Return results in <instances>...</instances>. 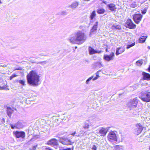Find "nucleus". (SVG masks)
I'll use <instances>...</instances> for the list:
<instances>
[{"label":"nucleus","instance_id":"obj_1","mask_svg":"<svg viewBox=\"0 0 150 150\" xmlns=\"http://www.w3.org/2000/svg\"><path fill=\"white\" fill-rule=\"evenodd\" d=\"M86 38L83 32L78 30L70 36L68 40L72 44H81L86 41Z\"/></svg>","mask_w":150,"mask_h":150},{"label":"nucleus","instance_id":"obj_2","mask_svg":"<svg viewBox=\"0 0 150 150\" xmlns=\"http://www.w3.org/2000/svg\"><path fill=\"white\" fill-rule=\"evenodd\" d=\"M27 80L30 85L37 86L40 83V76L36 71L32 70L27 75Z\"/></svg>","mask_w":150,"mask_h":150},{"label":"nucleus","instance_id":"obj_3","mask_svg":"<svg viewBox=\"0 0 150 150\" xmlns=\"http://www.w3.org/2000/svg\"><path fill=\"white\" fill-rule=\"evenodd\" d=\"M117 132L116 131H111L108 134L107 136L108 140L112 144L117 142Z\"/></svg>","mask_w":150,"mask_h":150},{"label":"nucleus","instance_id":"obj_4","mask_svg":"<svg viewBox=\"0 0 150 150\" xmlns=\"http://www.w3.org/2000/svg\"><path fill=\"white\" fill-rule=\"evenodd\" d=\"M98 21L96 19L93 21L92 22H90V24L91 25H93L90 30V36H91L96 33L97 28L98 27Z\"/></svg>","mask_w":150,"mask_h":150},{"label":"nucleus","instance_id":"obj_5","mask_svg":"<svg viewBox=\"0 0 150 150\" xmlns=\"http://www.w3.org/2000/svg\"><path fill=\"white\" fill-rule=\"evenodd\" d=\"M138 102V100L136 98L131 100L128 104L129 108L130 110H136Z\"/></svg>","mask_w":150,"mask_h":150},{"label":"nucleus","instance_id":"obj_6","mask_svg":"<svg viewBox=\"0 0 150 150\" xmlns=\"http://www.w3.org/2000/svg\"><path fill=\"white\" fill-rule=\"evenodd\" d=\"M15 136L17 138L24 139L25 134V133L23 131H16L13 132Z\"/></svg>","mask_w":150,"mask_h":150},{"label":"nucleus","instance_id":"obj_7","mask_svg":"<svg viewBox=\"0 0 150 150\" xmlns=\"http://www.w3.org/2000/svg\"><path fill=\"white\" fill-rule=\"evenodd\" d=\"M11 127L12 129H19L22 128L24 127L23 122L21 121H18L14 125L11 124Z\"/></svg>","mask_w":150,"mask_h":150},{"label":"nucleus","instance_id":"obj_8","mask_svg":"<svg viewBox=\"0 0 150 150\" xmlns=\"http://www.w3.org/2000/svg\"><path fill=\"white\" fill-rule=\"evenodd\" d=\"M141 98L144 102H147L150 101V92H146L143 94L141 96Z\"/></svg>","mask_w":150,"mask_h":150},{"label":"nucleus","instance_id":"obj_9","mask_svg":"<svg viewBox=\"0 0 150 150\" xmlns=\"http://www.w3.org/2000/svg\"><path fill=\"white\" fill-rule=\"evenodd\" d=\"M125 25L127 28L130 29H134L136 27V25L134 24L130 19L127 20Z\"/></svg>","mask_w":150,"mask_h":150},{"label":"nucleus","instance_id":"obj_10","mask_svg":"<svg viewBox=\"0 0 150 150\" xmlns=\"http://www.w3.org/2000/svg\"><path fill=\"white\" fill-rule=\"evenodd\" d=\"M109 129V127H107L105 128L101 127L99 130V133L101 136H104L106 134Z\"/></svg>","mask_w":150,"mask_h":150},{"label":"nucleus","instance_id":"obj_11","mask_svg":"<svg viewBox=\"0 0 150 150\" xmlns=\"http://www.w3.org/2000/svg\"><path fill=\"white\" fill-rule=\"evenodd\" d=\"M142 16L140 14H136L134 15L133 18L136 24H138L141 21Z\"/></svg>","mask_w":150,"mask_h":150},{"label":"nucleus","instance_id":"obj_12","mask_svg":"<svg viewBox=\"0 0 150 150\" xmlns=\"http://www.w3.org/2000/svg\"><path fill=\"white\" fill-rule=\"evenodd\" d=\"M60 142L64 145H68L71 144V141L67 138L62 137L60 139Z\"/></svg>","mask_w":150,"mask_h":150},{"label":"nucleus","instance_id":"obj_13","mask_svg":"<svg viewBox=\"0 0 150 150\" xmlns=\"http://www.w3.org/2000/svg\"><path fill=\"white\" fill-rule=\"evenodd\" d=\"M114 57V53L112 52L110 55H105L103 57V59L106 61H109L112 60Z\"/></svg>","mask_w":150,"mask_h":150},{"label":"nucleus","instance_id":"obj_14","mask_svg":"<svg viewBox=\"0 0 150 150\" xmlns=\"http://www.w3.org/2000/svg\"><path fill=\"white\" fill-rule=\"evenodd\" d=\"M107 7L109 10L112 11H115L117 8L115 5L113 3L107 4Z\"/></svg>","mask_w":150,"mask_h":150},{"label":"nucleus","instance_id":"obj_15","mask_svg":"<svg viewBox=\"0 0 150 150\" xmlns=\"http://www.w3.org/2000/svg\"><path fill=\"white\" fill-rule=\"evenodd\" d=\"M137 128L135 129L136 133L138 135L140 134L143 129V127L140 123L137 124L136 125Z\"/></svg>","mask_w":150,"mask_h":150},{"label":"nucleus","instance_id":"obj_16","mask_svg":"<svg viewBox=\"0 0 150 150\" xmlns=\"http://www.w3.org/2000/svg\"><path fill=\"white\" fill-rule=\"evenodd\" d=\"M47 144L49 145L53 146L57 145H58V142L56 139H52L47 142Z\"/></svg>","mask_w":150,"mask_h":150},{"label":"nucleus","instance_id":"obj_17","mask_svg":"<svg viewBox=\"0 0 150 150\" xmlns=\"http://www.w3.org/2000/svg\"><path fill=\"white\" fill-rule=\"evenodd\" d=\"M125 50V48L124 47H120L117 48L116 50V54L118 55L119 54L122 53L124 52Z\"/></svg>","mask_w":150,"mask_h":150},{"label":"nucleus","instance_id":"obj_18","mask_svg":"<svg viewBox=\"0 0 150 150\" xmlns=\"http://www.w3.org/2000/svg\"><path fill=\"white\" fill-rule=\"evenodd\" d=\"M79 3L77 1H75L72 2L69 6V7L72 9L76 8L79 5Z\"/></svg>","mask_w":150,"mask_h":150},{"label":"nucleus","instance_id":"obj_19","mask_svg":"<svg viewBox=\"0 0 150 150\" xmlns=\"http://www.w3.org/2000/svg\"><path fill=\"white\" fill-rule=\"evenodd\" d=\"M99 77V75L97 74L96 75V76L94 77L93 76H91L86 81V84H88L91 80L93 79V81L96 80Z\"/></svg>","mask_w":150,"mask_h":150},{"label":"nucleus","instance_id":"obj_20","mask_svg":"<svg viewBox=\"0 0 150 150\" xmlns=\"http://www.w3.org/2000/svg\"><path fill=\"white\" fill-rule=\"evenodd\" d=\"M96 16V13L95 11H93L91 13L90 16V21L91 22H92L93 21L96 20L95 19V17Z\"/></svg>","mask_w":150,"mask_h":150},{"label":"nucleus","instance_id":"obj_21","mask_svg":"<svg viewBox=\"0 0 150 150\" xmlns=\"http://www.w3.org/2000/svg\"><path fill=\"white\" fill-rule=\"evenodd\" d=\"M89 53L91 54H93L95 53H99L100 52H98V51L95 50L93 48L91 47H89L88 48Z\"/></svg>","mask_w":150,"mask_h":150},{"label":"nucleus","instance_id":"obj_22","mask_svg":"<svg viewBox=\"0 0 150 150\" xmlns=\"http://www.w3.org/2000/svg\"><path fill=\"white\" fill-rule=\"evenodd\" d=\"M6 112L8 116L11 117L12 113L13 112V110L11 108L8 107L7 108Z\"/></svg>","mask_w":150,"mask_h":150},{"label":"nucleus","instance_id":"obj_23","mask_svg":"<svg viewBox=\"0 0 150 150\" xmlns=\"http://www.w3.org/2000/svg\"><path fill=\"white\" fill-rule=\"evenodd\" d=\"M143 75L144 80H150V74L148 73H144L143 74Z\"/></svg>","mask_w":150,"mask_h":150},{"label":"nucleus","instance_id":"obj_24","mask_svg":"<svg viewBox=\"0 0 150 150\" xmlns=\"http://www.w3.org/2000/svg\"><path fill=\"white\" fill-rule=\"evenodd\" d=\"M115 150H123V147L122 146L117 145L114 146Z\"/></svg>","mask_w":150,"mask_h":150},{"label":"nucleus","instance_id":"obj_25","mask_svg":"<svg viewBox=\"0 0 150 150\" xmlns=\"http://www.w3.org/2000/svg\"><path fill=\"white\" fill-rule=\"evenodd\" d=\"M146 38L147 37L146 36H142L139 39V42L140 43H143L144 42Z\"/></svg>","mask_w":150,"mask_h":150},{"label":"nucleus","instance_id":"obj_26","mask_svg":"<svg viewBox=\"0 0 150 150\" xmlns=\"http://www.w3.org/2000/svg\"><path fill=\"white\" fill-rule=\"evenodd\" d=\"M83 128H82L79 132V133L76 135L77 137H80V136H82L84 135L86 133V131H84L83 129Z\"/></svg>","mask_w":150,"mask_h":150},{"label":"nucleus","instance_id":"obj_27","mask_svg":"<svg viewBox=\"0 0 150 150\" xmlns=\"http://www.w3.org/2000/svg\"><path fill=\"white\" fill-rule=\"evenodd\" d=\"M114 24L113 23H110L108 25L107 27L108 29L110 30H114Z\"/></svg>","mask_w":150,"mask_h":150},{"label":"nucleus","instance_id":"obj_28","mask_svg":"<svg viewBox=\"0 0 150 150\" xmlns=\"http://www.w3.org/2000/svg\"><path fill=\"white\" fill-rule=\"evenodd\" d=\"M143 60L142 59H140L137 61L136 62V64L138 66H141L143 63Z\"/></svg>","mask_w":150,"mask_h":150},{"label":"nucleus","instance_id":"obj_29","mask_svg":"<svg viewBox=\"0 0 150 150\" xmlns=\"http://www.w3.org/2000/svg\"><path fill=\"white\" fill-rule=\"evenodd\" d=\"M146 4V5L145 6H147L146 7H145V8L142 11V13L143 14H144L146 13V11L147 10V9L148 8V4L147 3L146 4Z\"/></svg>","mask_w":150,"mask_h":150},{"label":"nucleus","instance_id":"obj_30","mask_svg":"<svg viewBox=\"0 0 150 150\" xmlns=\"http://www.w3.org/2000/svg\"><path fill=\"white\" fill-rule=\"evenodd\" d=\"M105 12L104 9L103 8H99L97 11V13L99 14H103Z\"/></svg>","mask_w":150,"mask_h":150},{"label":"nucleus","instance_id":"obj_31","mask_svg":"<svg viewBox=\"0 0 150 150\" xmlns=\"http://www.w3.org/2000/svg\"><path fill=\"white\" fill-rule=\"evenodd\" d=\"M47 63V61L42 62H35V63H36L37 64H40L42 65L45 64Z\"/></svg>","mask_w":150,"mask_h":150},{"label":"nucleus","instance_id":"obj_32","mask_svg":"<svg viewBox=\"0 0 150 150\" xmlns=\"http://www.w3.org/2000/svg\"><path fill=\"white\" fill-rule=\"evenodd\" d=\"M19 82L23 86L25 85V80H20L19 81Z\"/></svg>","mask_w":150,"mask_h":150},{"label":"nucleus","instance_id":"obj_33","mask_svg":"<svg viewBox=\"0 0 150 150\" xmlns=\"http://www.w3.org/2000/svg\"><path fill=\"white\" fill-rule=\"evenodd\" d=\"M114 30L117 29H121V28L120 25H117V24H114Z\"/></svg>","mask_w":150,"mask_h":150},{"label":"nucleus","instance_id":"obj_34","mask_svg":"<svg viewBox=\"0 0 150 150\" xmlns=\"http://www.w3.org/2000/svg\"><path fill=\"white\" fill-rule=\"evenodd\" d=\"M89 125L88 123H85L83 127V129H88L89 128Z\"/></svg>","mask_w":150,"mask_h":150},{"label":"nucleus","instance_id":"obj_35","mask_svg":"<svg viewBox=\"0 0 150 150\" xmlns=\"http://www.w3.org/2000/svg\"><path fill=\"white\" fill-rule=\"evenodd\" d=\"M60 14L62 15L65 16L67 14V12L66 10L62 11L61 12Z\"/></svg>","mask_w":150,"mask_h":150},{"label":"nucleus","instance_id":"obj_36","mask_svg":"<svg viewBox=\"0 0 150 150\" xmlns=\"http://www.w3.org/2000/svg\"><path fill=\"white\" fill-rule=\"evenodd\" d=\"M135 45V43L134 42V43H132L131 44L127 45L126 48L127 49H128L129 48H130V47H132L133 46H134Z\"/></svg>","mask_w":150,"mask_h":150},{"label":"nucleus","instance_id":"obj_37","mask_svg":"<svg viewBox=\"0 0 150 150\" xmlns=\"http://www.w3.org/2000/svg\"><path fill=\"white\" fill-rule=\"evenodd\" d=\"M137 4L136 2H134L130 5V7L132 8H135L137 6Z\"/></svg>","mask_w":150,"mask_h":150},{"label":"nucleus","instance_id":"obj_38","mask_svg":"<svg viewBox=\"0 0 150 150\" xmlns=\"http://www.w3.org/2000/svg\"><path fill=\"white\" fill-rule=\"evenodd\" d=\"M97 66L100 68L103 67V65L101 64V62H99L97 63Z\"/></svg>","mask_w":150,"mask_h":150},{"label":"nucleus","instance_id":"obj_39","mask_svg":"<svg viewBox=\"0 0 150 150\" xmlns=\"http://www.w3.org/2000/svg\"><path fill=\"white\" fill-rule=\"evenodd\" d=\"M17 75H16L15 74H12L10 77V80H11L12 79H13V78L16 77L17 76Z\"/></svg>","mask_w":150,"mask_h":150},{"label":"nucleus","instance_id":"obj_40","mask_svg":"<svg viewBox=\"0 0 150 150\" xmlns=\"http://www.w3.org/2000/svg\"><path fill=\"white\" fill-rule=\"evenodd\" d=\"M38 146V145L37 144L35 146H33L32 148L30 149V150H35L36 148Z\"/></svg>","mask_w":150,"mask_h":150},{"label":"nucleus","instance_id":"obj_41","mask_svg":"<svg viewBox=\"0 0 150 150\" xmlns=\"http://www.w3.org/2000/svg\"><path fill=\"white\" fill-rule=\"evenodd\" d=\"M6 86H3L2 87L0 86V90L6 89Z\"/></svg>","mask_w":150,"mask_h":150},{"label":"nucleus","instance_id":"obj_42","mask_svg":"<svg viewBox=\"0 0 150 150\" xmlns=\"http://www.w3.org/2000/svg\"><path fill=\"white\" fill-rule=\"evenodd\" d=\"M92 149L93 150H96L97 148L95 145H93L92 148Z\"/></svg>","mask_w":150,"mask_h":150},{"label":"nucleus","instance_id":"obj_43","mask_svg":"<svg viewBox=\"0 0 150 150\" xmlns=\"http://www.w3.org/2000/svg\"><path fill=\"white\" fill-rule=\"evenodd\" d=\"M102 2H103V3H104L105 4H106V5H107V2L106 1H105V0H103V1H102Z\"/></svg>","mask_w":150,"mask_h":150},{"label":"nucleus","instance_id":"obj_44","mask_svg":"<svg viewBox=\"0 0 150 150\" xmlns=\"http://www.w3.org/2000/svg\"><path fill=\"white\" fill-rule=\"evenodd\" d=\"M75 134H76V132L75 131L74 133H72L71 134V135H72L73 136H74L75 135Z\"/></svg>","mask_w":150,"mask_h":150},{"label":"nucleus","instance_id":"obj_45","mask_svg":"<svg viewBox=\"0 0 150 150\" xmlns=\"http://www.w3.org/2000/svg\"><path fill=\"white\" fill-rule=\"evenodd\" d=\"M2 122H5V120L4 119H2Z\"/></svg>","mask_w":150,"mask_h":150},{"label":"nucleus","instance_id":"obj_46","mask_svg":"<svg viewBox=\"0 0 150 150\" xmlns=\"http://www.w3.org/2000/svg\"><path fill=\"white\" fill-rule=\"evenodd\" d=\"M1 149L2 150H4L5 149V148H2Z\"/></svg>","mask_w":150,"mask_h":150},{"label":"nucleus","instance_id":"obj_47","mask_svg":"<svg viewBox=\"0 0 150 150\" xmlns=\"http://www.w3.org/2000/svg\"><path fill=\"white\" fill-rule=\"evenodd\" d=\"M33 138H32V139H31L30 140V141H29L30 142V141H32V140H33Z\"/></svg>","mask_w":150,"mask_h":150},{"label":"nucleus","instance_id":"obj_48","mask_svg":"<svg viewBox=\"0 0 150 150\" xmlns=\"http://www.w3.org/2000/svg\"><path fill=\"white\" fill-rule=\"evenodd\" d=\"M149 71H150V66H149Z\"/></svg>","mask_w":150,"mask_h":150},{"label":"nucleus","instance_id":"obj_49","mask_svg":"<svg viewBox=\"0 0 150 150\" xmlns=\"http://www.w3.org/2000/svg\"><path fill=\"white\" fill-rule=\"evenodd\" d=\"M136 86H137V87H138V85H136Z\"/></svg>","mask_w":150,"mask_h":150},{"label":"nucleus","instance_id":"obj_50","mask_svg":"<svg viewBox=\"0 0 150 150\" xmlns=\"http://www.w3.org/2000/svg\"><path fill=\"white\" fill-rule=\"evenodd\" d=\"M2 2H1V0H0V4H1Z\"/></svg>","mask_w":150,"mask_h":150},{"label":"nucleus","instance_id":"obj_51","mask_svg":"<svg viewBox=\"0 0 150 150\" xmlns=\"http://www.w3.org/2000/svg\"><path fill=\"white\" fill-rule=\"evenodd\" d=\"M149 150H150V145L149 147Z\"/></svg>","mask_w":150,"mask_h":150},{"label":"nucleus","instance_id":"obj_52","mask_svg":"<svg viewBox=\"0 0 150 150\" xmlns=\"http://www.w3.org/2000/svg\"><path fill=\"white\" fill-rule=\"evenodd\" d=\"M106 51H107V49H106Z\"/></svg>","mask_w":150,"mask_h":150}]
</instances>
